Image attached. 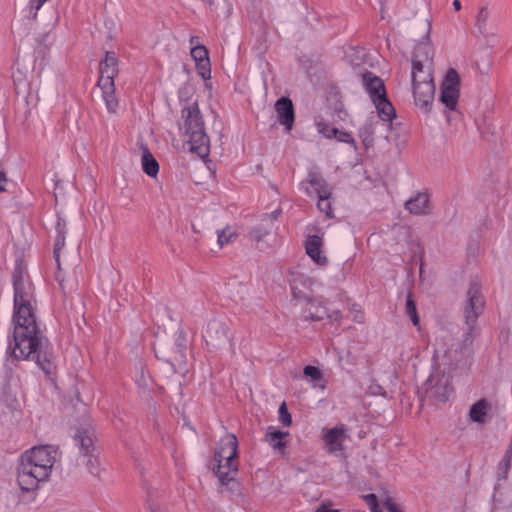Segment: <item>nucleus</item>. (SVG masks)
<instances>
[{"label": "nucleus", "instance_id": "obj_1", "mask_svg": "<svg viewBox=\"0 0 512 512\" xmlns=\"http://www.w3.org/2000/svg\"><path fill=\"white\" fill-rule=\"evenodd\" d=\"M430 24H427L425 40L413 52L411 85L416 106L425 113L431 111L435 97L433 47L429 40Z\"/></svg>", "mask_w": 512, "mask_h": 512}, {"label": "nucleus", "instance_id": "obj_2", "mask_svg": "<svg viewBox=\"0 0 512 512\" xmlns=\"http://www.w3.org/2000/svg\"><path fill=\"white\" fill-rule=\"evenodd\" d=\"M58 449L51 445L35 446L19 458L16 481L24 492L35 491L40 483L48 481L58 461Z\"/></svg>", "mask_w": 512, "mask_h": 512}, {"label": "nucleus", "instance_id": "obj_3", "mask_svg": "<svg viewBox=\"0 0 512 512\" xmlns=\"http://www.w3.org/2000/svg\"><path fill=\"white\" fill-rule=\"evenodd\" d=\"M13 342L9 348L17 359L33 360L40 368L49 373L50 360L43 352V339L41 337L36 317L13 318Z\"/></svg>", "mask_w": 512, "mask_h": 512}, {"label": "nucleus", "instance_id": "obj_4", "mask_svg": "<svg viewBox=\"0 0 512 512\" xmlns=\"http://www.w3.org/2000/svg\"><path fill=\"white\" fill-rule=\"evenodd\" d=\"M290 285L293 297L304 302L303 311L306 319L321 321L327 318L331 322H341L343 315L340 309L334 308L328 303L324 304L319 298H311L309 293L303 289L310 288L311 279L296 276L290 280Z\"/></svg>", "mask_w": 512, "mask_h": 512}, {"label": "nucleus", "instance_id": "obj_5", "mask_svg": "<svg viewBox=\"0 0 512 512\" xmlns=\"http://www.w3.org/2000/svg\"><path fill=\"white\" fill-rule=\"evenodd\" d=\"M182 129L184 141L189 151L201 158L209 155L210 140L204 128V122L196 102L182 108Z\"/></svg>", "mask_w": 512, "mask_h": 512}, {"label": "nucleus", "instance_id": "obj_6", "mask_svg": "<svg viewBox=\"0 0 512 512\" xmlns=\"http://www.w3.org/2000/svg\"><path fill=\"white\" fill-rule=\"evenodd\" d=\"M238 440L234 434H225L214 453L213 472L217 476L221 486L232 485L230 489L237 486L235 476L238 471L237 461Z\"/></svg>", "mask_w": 512, "mask_h": 512}, {"label": "nucleus", "instance_id": "obj_7", "mask_svg": "<svg viewBox=\"0 0 512 512\" xmlns=\"http://www.w3.org/2000/svg\"><path fill=\"white\" fill-rule=\"evenodd\" d=\"M14 313L13 318L36 317L34 312V289L29 281L26 266L18 262L14 268Z\"/></svg>", "mask_w": 512, "mask_h": 512}, {"label": "nucleus", "instance_id": "obj_8", "mask_svg": "<svg viewBox=\"0 0 512 512\" xmlns=\"http://www.w3.org/2000/svg\"><path fill=\"white\" fill-rule=\"evenodd\" d=\"M485 302L481 294V287L478 283L472 282L466 292V298L463 306V316L465 322V332L463 343L471 345L478 334V317L484 311Z\"/></svg>", "mask_w": 512, "mask_h": 512}, {"label": "nucleus", "instance_id": "obj_9", "mask_svg": "<svg viewBox=\"0 0 512 512\" xmlns=\"http://www.w3.org/2000/svg\"><path fill=\"white\" fill-rule=\"evenodd\" d=\"M424 391L428 398L437 402H445L452 393L450 376L440 369H435L424 383Z\"/></svg>", "mask_w": 512, "mask_h": 512}, {"label": "nucleus", "instance_id": "obj_10", "mask_svg": "<svg viewBox=\"0 0 512 512\" xmlns=\"http://www.w3.org/2000/svg\"><path fill=\"white\" fill-rule=\"evenodd\" d=\"M306 183L309 185L305 187L306 193L310 196L315 194L318 197V209L327 217H333L330 201L331 188L327 185L325 180L318 174L311 173Z\"/></svg>", "mask_w": 512, "mask_h": 512}, {"label": "nucleus", "instance_id": "obj_11", "mask_svg": "<svg viewBox=\"0 0 512 512\" xmlns=\"http://www.w3.org/2000/svg\"><path fill=\"white\" fill-rule=\"evenodd\" d=\"M186 348V336L182 331H178L175 334L173 345L160 348L159 357L170 363L175 372H181L186 363Z\"/></svg>", "mask_w": 512, "mask_h": 512}, {"label": "nucleus", "instance_id": "obj_12", "mask_svg": "<svg viewBox=\"0 0 512 512\" xmlns=\"http://www.w3.org/2000/svg\"><path fill=\"white\" fill-rule=\"evenodd\" d=\"M460 77L455 69L446 72L441 84L440 101L449 110H455L459 99Z\"/></svg>", "mask_w": 512, "mask_h": 512}, {"label": "nucleus", "instance_id": "obj_13", "mask_svg": "<svg viewBox=\"0 0 512 512\" xmlns=\"http://www.w3.org/2000/svg\"><path fill=\"white\" fill-rule=\"evenodd\" d=\"M204 339L210 348L217 349L229 341L228 326L220 320H211L204 332Z\"/></svg>", "mask_w": 512, "mask_h": 512}, {"label": "nucleus", "instance_id": "obj_14", "mask_svg": "<svg viewBox=\"0 0 512 512\" xmlns=\"http://www.w3.org/2000/svg\"><path fill=\"white\" fill-rule=\"evenodd\" d=\"M348 438L347 428L339 424L334 428L323 430L322 439L328 453L333 454L343 450V443Z\"/></svg>", "mask_w": 512, "mask_h": 512}, {"label": "nucleus", "instance_id": "obj_15", "mask_svg": "<svg viewBox=\"0 0 512 512\" xmlns=\"http://www.w3.org/2000/svg\"><path fill=\"white\" fill-rule=\"evenodd\" d=\"M191 57L195 61L198 74L204 79L211 77V65L208 51L203 45H194L191 48Z\"/></svg>", "mask_w": 512, "mask_h": 512}, {"label": "nucleus", "instance_id": "obj_16", "mask_svg": "<svg viewBox=\"0 0 512 512\" xmlns=\"http://www.w3.org/2000/svg\"><path fill=\"white\" fill-rule=\"evenodd\" d=\"M277 119L284 125L287 131H290L294 123V108L292 101L287 97H281L275 103Z\"/></svg>", "mask_w": 512, "mask_h": 512}, {"label": "nucleus", "instance_id": "obj_17", "mask_svg": "<svg viewBox=\"0 0 512 512\" xmlns=\"http://www.w3.org/2000/svg\"><path fill=\"white\" fill-rule=\"evenodd\" d=\"M322 247L323 241L317 235L309 236L305 244L307 255L320 267L326 266L328 263V258L324 254Z\"/></svg>", "mask_w": 512, "mask_h": 512}, {"label": "nucleus", "instance_id": "obj_18", "mask_svg": "<svg viewBox=\"0 0 512 512\" xmlns=\"http://www.w3.org/2000/svg\"><path fill=\"white\" fill-rule=\"evenodd\" d=\"M118 75V60L113 52H106L104 60L100 63V77L98 82L114 83Z\"/></svg>", "mask_w": 512, "mask_h": 512}, {"label": "nucleus", "instance_id": "obj_19", "mask_svg": "<svg viewBox=\"0 0 512 512\" xmlns=\"http://www.w3.org/2000/svg\"><path fill=\"white\" fill-rule=\"evenodd\" d=\"M75 441L77 442L81 452L84 455H89L93 450L94 442V430L92 425L80 427L75 435Z\"/></svg>", "mask_w": 512, "mask_h": 512}, {"label": "nucleus", "instance_id": "obj_20", "mask_svg": "<svg viewBox=\"0 0 512 512\" xmlns=\"http://www.w3.org/2000/svg\"><path fill=\"white\" fill-rule=\"evenodd\" d=\"M363 84L369 93L372 101L375 98L386 96L384 83L381 78L371 72L363 74Z\"/></svg>", "mask_w": 512, "mask_h": 512}, {"label": "nucleus", "instance_id": "obj_21", "mask_svg": "<svg viewBox=\"0 0 512 512\" xmlns=\"http://www.w3.org/2000/svg\"><path fill=\"white\" fill-rule=\"evenodd\" d=\"M430 201L427 193L419 192L406 201V209L415 215H424L429 212Z\"/></svg>", "mask_w": 512, "mask_h": 512}, {"label": "nucleus", "instance_id": "obj_22", "mask_svg": "<svg viewBox=\"0 0 512 512\" xmlns=\"http://www.w3.org/2000/svg\"><path fill=\"white\" fill-rule=\"evenodd\" d=\"M492 405L487 399L475 402L469 410V419L475 423H485L491 411Z\"/></svg>", "mask_w": 512, "mask_h": 512}, {"label": "nucleus", "instance_id": "obj_23", "mask_svg": "<svg viewBox=\"0 0 512 512\" xmlns=\"http://www.w3.org/2000/svg\"><path fill=\"white\" fill-rule=\"evenodd\" d=\"M277 218V212H273L268 220H263L262 223L254 227L250 232V238L255 241L259 248L263 249V242L267 235H269L272 228V221Z\"/></svg>", "mask_w": 512, "mask_h": 512}, {"label": "nucleus", "instance_id": "obj_24", "mask_svg": "<svg viewBox=\"0 0 512 512\" xmlns=\"http://www.w3.org/2000/svg\"><path fill=\"white\" fill-rule=\"evenodd\" d=\"M102 90V97L109 113H116L119 102L115 95V84L109 82H98Z\"/></svg>", "mask_w": 512, "mask_h": 512}, {"label": "nucleus", "instance_id": "obj_25", "mask_svg": "<svg viewBox=\"0 0 512 512\" xmlns=\"http://www.w3.org/2000/svg\"><path fill=\"white\" fill-rule=\"evenodd\" d=\"M373 103L377 109L379 117L383 121H391L396 116L395 109L386 96L375 98Z\"/></svg>", "mask_w": 512, "mask_h": 512}, {"label": "nucleus", "instance_id": "obj_26", "mask_svg": "<svg viewBox=\"0 0 512 512\" xmlns=\"http://www.w3.org/2000/svg\"><path fill=\"white\" fill-rule=\"evenodd\" d=\"M142 149V169L148 176L155 178L159 172V164L146 147H143Z\"/></svg>", "mask_w": 512, "mask_h": 512}, {"label": "nucleus", "instance_id": "obj_27", "mask_svg": "<svg viewBox=\"0 0 512 512\" xmlns=\"http://www.w3.org/2000/svg\"><path fill=\"white\" fill-rule=\"evenodd\" d=\"M376 124L374 119H368L359 130V136L365 147L373 145Z\"/></svg>", "mask_w": 512, "mask_h": 512}, {"label": "nucleus", "instance_id": "obj_28", "mask_svg": "<svg viewBox=\"0 0 512 512\" xmlns=\"http://www.w3.org/2000/svg\"><path fill=\"white\" fill-rule=\"evenodd\" d=\"M287 435L285 432H281L279 430L270 427L266 434V441L274 448L280 451L285 447V442L283 438Z\"/></svg>", "mask_w": 512, "mask_h": 512}, {"label": "nucleus", "instance_id": "obj_29", "mask_svg": "<svg viewBox=\"0 0 512 512\" xmlns=\"http://www.w3.org/2000/svg\"><path fill=\"white\" fill-rule=\"evenodd\" d=\"M490 12L487 7H481L478 10L477 16H476V27L480 31V33L487 38L489 36L487 32V21L489 19Z\"/></svg>", "mask_w": 512, "mask_h": 512}, {"label": "nucleus", "instance_id": "obj_30", "mask_svg": "<svg viewBox=\"0 0 512 512\" xmlns=\"http://www.w3.org/2000/svg\"><path fill=\"white\" fill-rule=\"evenodd\" d=\"M406 314L412 321V323L415 326L419 325V317L417 314V309L414 300L412 299V296L409 294L406 300Z\"/></svg>", "mask_w": 512, "mask_h": 512}, {"label": "nucleus", "instance_id": "obj_31", "mask_svg": "<svg viewBox=\"0 0 512 512\" xmlns=\"http://www.w3.org/2000/svg\"><path fill=\"white\" fill-rule=\"evenodd\" d=\"M236 234L231 230V228L227 227L223 230L217 232V242L219 247H223L224 245L230 243L235 238Z\"/></svg>", "mask_w": 512, "mask_h": 512}, {"label": "nucleus", "instance_id": "obj_32", "mask_svg": "<svg viewBox=\"0 0 512 512\" xmlns=\"http://www.w3.org/2000/svg\"><path fill=\"white\" fill-rule=\"evenodd\" d=\"M348 310L354 322L358 324H363L365 322V313L360 305L353 303L349 306Z\"/></svg>", "mask_w": 512, "mask_h": 512}, {"label": "nucleus", "instance_id": "obj_33", "mask_svg": "<svg viewBox=\"0 0 512 512\" xmlns=\"http://www.w3.org/2000/svg\"><path fill=\"white\" fill-rule=\"evenodd\" d=\"M303 373L306 377L311 378L313 381H319L322 378L321 371L315 366H305L303 369Z\"/></svg>", "mask_w": 512, "mask_h": 512}, {"label": "nucleus", "instance_id": "obj_34", "mask_svg": "<svg viewBox=\"0 0 512 512\" xmlns=\"http://www.w3.org/2000/svg\"><path fill=\"white\" fill-rule=\"evenodd\" d=\"M87 456H88V459L86 462V466H87L89 472L96 476L99 475V473H100L99 460L96 457L92 456L91 453Z\"/></svg>", "mask_w": 512, "mask_h": 512}, {"label": "nucleus", "instance_id": "obj_35", "mask_svg": "<svg viewBox=\"0 0 512 512\" xmlns=\"http://www.w3.org/2000/svg\"><path fill=\"white\" fill-rule=\"evenodd\" d=\"M65 245V236L60 232L54 245V257L59 264V252Z\"/></svg>", "mask_w": 512, "mask_h": 512}, {"label": "nucleus", "instance_id": "obj_36", "mask_svg": "<svg viewBox=\"0 0 512 512\" xmlns=\"http://www.w3.org/2000/svg\"><path fill=\"white\" fill-rule=\"evenodd\" d=\"M363 499L369 506L371 512H380L378 508L377 497L375 494H367L363 496Z\"/></svg>", "mask_w": 512, "mask_h": 512}, {"label": "nucleus", "instance_id": "obj_37", "mask_svg": "<svg viewBox=\"0 0 512 512\" xmlns=\"http://www.w3.org/2000/svg\"><path fill=\"white\" fill-rule=\"evenodd\" d=\"M279 415H280V419L282 420V422L285 426L291 425V422H292L291 415L288 413L285 403H282V405L280 406Z\"/></svg>", "mask_w": 512, "mask_h": 512}, {"label": "nucleus", "instance_id": "obj_38", "mask_svg": "<svg viewBox=\"0 0 512 512\" xmlns=\"http://www.w3.org/2000/svg\"><path fill=\"white\" fill-rule=\"evenodd\" d=\"M334 138H336L340 142L348 143L355 146V140L352 137V135L348 132L338 130V134L337 136H334Z\"/></svg>", "mask_w": 512, "mask_h": 512}, {"label": "nucleus", "instance_id": "obj_39", "mask_svg": "<svg viewBox=\"0 0 512 512\" xmlns=\"http://www.w3.org/2000/svg\"><path fill=\"white\" fill-rule=\"evenodd\" d=\"M368 391L371 395L374 396H386V391L384 388L377 383H371L368 387Z\"/></svg>", "mask_w": 512, "mask_h": 512}, {"label": "nucleus", "instance_id": "obj_40", "mask_svg": "<svg viewBox=\"0 0 512 512\" xmlns=\"http://www.w3.org/2000/svg\"><path fill=\"white\" fill-rule=\"evenodd\" d=\"M320 132L323 133L327 138H334V136H337L338 134V129L325 125L322 129H320Z\"/></svg>", "mask_w": 512, "mask_h": 512}, {"label": "nucleus", "instance_id": "obj_41", "mask_svg": "<svg viewBox=\"0 0 512 512\" xmlns=\"http://www.w3.org/2000/svg\"><path fill=\"white\" fill-rule=\"evenodd\" d=\"M150 512H170L168 507L158 504V503H152L149 506Z\"/></svg>", "mask_w": 512, "mask_h": 512}, {"label": "nucleus", "instance_id": "obj_42", "mask_svg": "<svg viewBox=\"0 0 512 512\" xmlns=\"http://www.w3.org/2000/svg\"><path fill=\"white\" fill-rule=\"evenodd\" d=\"M8 183V179L6 176V172L0 167V192L6 191V184Z\"/></svg>", "mask_w": 512, "mask_h": 512}, {"label": "nucleus", "instance_id": "obj_43", "mask_svg": "<svg viewBox=\"0 0 512 512\" xmlns=\"http://www.w3.org/2000/svg\"><path fill=\"white\" fill-rule=\"evenodd\" d=\"M385 507L388 510V512H402L400 508L397 506V504L392 500H387L385 503Z\"/></svg>", "mask_w": 512, "mask_h": 512}, {"label": "nucleus", "instance_id": "obj_44", "mask_svg": "<svg viewBox=\"0 0 512 512\" xmlns=\"http://www.w3.org/2000/svg\"><path fill=\"white\" fill-rule=\"evenodd\" d=\"M314 512H338V510L330 509L326 505H321Z\"/></svg>", "mask_w": 512, "mask_h": 512}, {"label": "nucleus", "instance_id": "obj_45", "mask_svg": "<svg viewBox=\"0 0 512 512\" xmlns=\"http://www.w3.org/2000/svg\"><path fill=\"white\" fill-rule=\"evenodd\" d=\"M504 461H507V463H511L512 460V445L509 446V448L506 451V454L504 456Z\"/></svg>", "mask_w": 512, "mask_h": 512}, {"label": "nucleus", "instance_id": "obj_46", "mask_svg": "<svg viewBox=\"0 0 512 512\" xmlns=\"http://www.w3.org/2000/svg\"><path fill=\"white\" fill-rule=\"evenodd\" d=\"M510 464L511 463H507V461H504V459L502 460L501 464H500V469L504 472V473H507V471L509 470L510 468Z\"/></svg>", "mask_w": 512, "mask_h": 512}, {"label": "nucleus", "instance_id": "obj_47", "mask_svg": "<svg viewBox=\"0 0 512 512\" xmlns=\"http://www.w3.org/2000/svg\"><path fill=\"white\" fill-rule=\"evenodd\" d=\"M453 6L455 8L456 11H459L461 9V3L459 0H454L453 1Z\"/></svg>", "mask_w": 512, "mask_h": 512}, {"label": "nucleus", "instance_id": "obj_48", "mask_svg": "<svg viewBox=\"0 0 512 512\" xmlns=\"http://www.w3.org/2000/svg\"><path fill=\"white\" fill-rule=\"evenodd\" d=\"M207 2L209 3V5H214V1L213 0H207Z\"/></svg>", "mask_w": 512, "mask_h": 512}, {"label": "nucleus", "instance_id": "obj_49", "mask_svg": "<svg viewBox=\"0 0 512 512\" xmlns=\"http://www.w3.org/2000/svg\"><path fill=\"white\" fill-rule=\"evenodd\" d=\"M194 40H195V37H192V38L190 39V43H191V44H194Z\"/></svg>", "mask_w": 512, "mask_h": 512}]
</instances>
